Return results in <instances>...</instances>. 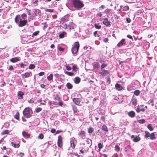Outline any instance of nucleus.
I'll list each match as a JSON object with an SVG mask.
<instances>
[{
    "label": "nucleus",
    "mask_w": 157,
    "mask_h": 157,
    "mask_svg": "<svg viewBox=\"0 0 157 157\" xmlns=\"http://www.w3.org/2000/svg\"><path fill=\"white\" fill-rule=\"evenodd\" d=\"M13 68L12 66H10L9 68V70H13Z\"/></svg>",
    "instance_id": "62"
},
{
    "label": "nucleus",
    "mask_w": 157,
    "mask_h": 157,
    "mask_svg": "<svg viewBox=\"0 0 157 157\" xmlns=\"http://www.w3.org/2000/svg\"><path fill=\"white\" fill-rule=\"evenodd\" d=\"M42 110V108H37L35 109V112L37 113H39V112L41 111Z\"/></svg>",
    "instance_id": "42"
},
{
    "label": "nucleus",
    "mask_w": 157,
    "mask_h": 157,
    "mask_svg": "<svg viewBox=\"0 0 157 157\" xmlns=\"http://www.w3.org/2000/svg\"><path fill=\"white\" fill-rule=\"evenodd\" d=\"M59 51H63L64 50V48H63L59 47Z\"/></svg>",
    "instance_id": "57"
},
{
    "label": "nucleus",
    "mask_w": 157,
    "mask_h": 157,
    "mask_svg": "<svg viewBox=\"0 0 157 157\" xmlns=\"http://www.w3.org/2000/svg\"><path fill=\"white\" fill-rule=\"evenodd\" d=\"M124 44H125V39H123L117 44V46L120 47L123 45Z\"/></svg>",
    "instance_id": "19"
},
{
    "label": "nucleus",
    "mask_w": 157,
    "mask_h": 157,
    "mask_svg": "<svg viewBox=\"0 0 157 157\" xmlns=\"http://www.w3.org/2000/svg\"><path fill=\"white\" fill-rule=\"evenodd\" d=\"M24 153H19L18 154V155L20 156V157H23V156L24 155Z\"/></svg>",
    "instance_id": "54"
},
{
    "label": "nucleus",
    "mask_w": 157,
    "mask_h": 157,
    "mask_svg": "<svg viewBox=\"0 0 157 157\" xmlns=\"http://www.w3.org/2000/svg\"><path fill=\"white\" fill-rule=\"evenodd\" d=\"M30 75L29 73V72H26L22 75V77L23 78L28 77Z\"/></svg>",
    "instance_id": "25"
},
{
    "label": "nucleus",
    "mask_w": 157,
    "mask_h": 157,
    "mask_svg": "<svg viewBox=\"0 0 157 157\" xmlns=\"http://www.w3.org/2000/svg\"><path fill=\"white\" fill-rule=\"evenodd\" d=\"M103 23L104 25L107 26L110 25V22L108 21V19L107 18H105Z\"/></svg>",
    "instance_id": "14"
},
{
    "label": "nucleus",
    "mask_w": 157,
    "mask_h": 157,
    "mask_svg": "<svg viewBox=\"0 0 157 157\" xmlns=\"http://www.w3.org/2000/svg\"><path fill=\"white\" fill-rule=\"evenodd\" d=\"M32 111L29 107L25 108L23 111L24 116L26 118H29L32 116Z\"/></svg>",
    "instance_id": "3"
},
{
    "label": "nucleus",
    "mask_w": 157,
    "mask_h": 157,
    "mask_svg": "<svg viewBox=\"0 0 157 157\" xmlns=\"http://www.w3.org/2000/svg\"><path fill=\"white\" fill-rule=\"evenodd\" d=\"M101 129L105 132H108V131L107 127L105 124H103L102 126Z\"/></svg>",
    "instance_id": "23"
},
{
    "label": "nucleus",
    "mask_w": 157,
    "mask_h": 157,
    "mask_svg": "<svg viewBox=\"0 0 157 157\" xmlns=\"http://www.w3.org/2000/svg\"><path fill=\"white\" fill-rule=\"evenodd\" d=\"M19 113L18 111H17L16 113V114L14 115V117L16 119L18 120L19 119Z\"/></svg>",
    "instance_id": "26"
},
{
    "label": "nucleus",
    "mask_w": 157,
    "mask_h": 157,
    "mask_svg": "<svg viewBox=\"0 0 157 157\" xmlns=\"http://www.w3.org/2000/svg\"><path fill=\"white\" fill-rule=\"evenodd\" d=\"M80 47V44L78 42L75 43L74 45L71 48V52L73 54H77Z\"/></svg>",
    "instance_id": "4"
},
{
    "label": "nucleus",
    "mask_w": 157,
    "mask_h": 157,
    "mask_svg": "<svg viewBox=\"0 0 157 157\" xmlns=\"http://www.w3.org/2000/svg\"><path fill=\"white\" fill-rule=\"evenodd\" d=\"M126 21L128 23H130L131 21V19L129 18H128L126 19Z\"/></svg>",
    "instance_id": "64"
},
{
    "label": "nucleus",
    "mask_w": 157,
    "mask_h": 157,
    "mask_svg": "<svg viewBox=\"0 0 157 157\" xmlns=\"http://www.w3.org/2000/svg\"><path fill=\"white\" fill-rule=\"evenodd\" d=\"M109 73L110 71L108 70H101V71L100 72V74H101L102 76H105L109 75Z\"/></svg>",
    "instance_id": "8"
},
{
    "label": "nucleus",
    "mask_w": 157,
    "mask_h": 157,
    "mask_svg": "<svg viewBox=\"0 0 157 157\" xmlns=\"http://www.w3.org/2000/svg\"><path fill=\"white\" fill-rule=\"evenodd\" d=\"M11 144L15 148H18L20 146V145L19 144H16L15 143L12 142Z\"/></svg>",
    "instance_id": "28"
},
{
    "label": "nucleus",
    "mask_w": 157,
    "mask_h": 157,
    "mask_svg": "<svg viewBox=\"0 0 157 157\" xmlns=\"http://www.w3.org/2000/svg\"><path fill=\"white\" fill-rule=\"evenodd\" d=\"M138 122L140 124H143L145 122V121L144 119H142L138 120Z\"/></svg>",
    "instance_id": "47"
},
{
    "label": "nucleus",
    "mask_w": 157,
    "mask_h": 157,
    "mask_svg": "<svg viewBox=\"0 0 157 157\" xmlns=\"http://www.w3.org/2000/svg\"><path fill=\"white\" fill-rule=\"evenodd\" d=\"M131 147L130 145L127 146L125 149V151L126 152H127L130 149Z\"/></svg>",
    "instance_id": "44"
},
{
    "label": "nucleus",
    "mask_w": 157,
    "mask_h": 157,
    "mask_svg": "<svg viewBox=\"0 0 157 157\" xmlns=\"http://www.w3.org/2000/svg\"><path fill=\"white\" fill-rule=\"evenodd\" d=\"M94 131V129L93 128L90 127L88 130V132L90 133H92Z\"/></svg>",
    "instance_id": "32"
},
{
    "label": "nucleus",
    "mask_w": 157,
    "mask_h": 157,
    "mask_svg": "<svg viewBox=\"0 0 157 157\" xmlns=\"http://www.w3.org/2000/svg\"><path fill=\"white\" fill-rule=\"evenodd\" d=\"M137 100L136 98H134V97H133V98L132 99V104L135 106H136L137 105Z\"/></svg>",
    "instance_id": "24"
},
{
    "label": "nucleus",
    "mask_w": 157,
    "mask_h": 157,
    "mask_svg": "<svg viewBox=\"0 0 157 157\" xmlns=\"http://www.w3.org/2000/svg\"><path fill=\"white\" fill-rule=\"evenodd\" d=\"M25 94L24 93L21 91H19L17 93V97L18 99H23V96Z\"/></svg>",
    "instance_id": "10"
},
{
    "label": "nucleus",
    "mask_w": 157,
    "mask_h": 157,
    "mask_svg": "<svg viewBox=\"0 0 157 157\" xmlns=\"http://www.w3.org/2000/svg\"><path fill=\"white\" fill-rule=\"evenodd\" d=\"M94 25L95 28L98 29H100L101 28L100 25H98L97 24H95Z\"/></svg>",
    "instance_id": "46"
},
{
    "label": "nucleus",
    "mask_w": 157,
    "mask_h": 157,
    "mask_svg": "<svg viewBox=\"0 0 157 157\" xmlns=\"http://www.w3.org/2000/svg\"><path fill=\"white\" fill-rule=\"evenodd\" d=\"M97 15L100 17H101L102 15V14L101 12H100L99 13H97Z\"/></svg>",
    "instance_id": "61"
},
{
    "label": "nucleus",
    "mask_w": 157,
    "mask_h": 157,
    "mask_svg": "<svg viewBox=\"0 0 157 157\" xmlns=\"http://www.w3.org/2000/svg\"><path fill=\"white\" fill-rule=\"evenodd\" d=\"M69 17V15H66L64 16L61 19V21L63 22H65L68 21V19Z\"/></svg>",
    "instance_id": "12"
},
{
    "label": "nucleus",
    "mask_w": 157,
    "mask_h": 157,
    "mask_svg": "<svg viewBox=\"0 0 157 157\" xmlns=\"http://www.w3.org/2000/svg\"><path fill=\"white\" fill-rule=\"evenodd\" d=\"M44 138V135L42 133L39 134L38 136V138L39 139H43Z\"/></svg>",
    "instance_id": "35"
},
{
    "label": "nucleus",
    "mask_w": 157,
    "mask_h": 157,
    "mask_svg": "<svg viewBox=\"0 0 157 157\" xmlns=\"http://www.w3.org/2000/svg\"><path fill=\"white\" fill-rule=\"evenodd\" d=\"M35 67V65L34 64H30L29 66V68L30 69H33Z\"/></svg>",
    "instance_id": "40"
},
{
    "label": "nucleus",
    "mask_w": 157,
    "mask_h": 157,
    "mask_svg": "<svg viewBox=\"0 0 157 157\" xmlns=\"http://www.w3.org/2000/svg\"><path fill=\"white\" fill-rule=\"evenodd\" d=\"M98 146L99 149V151H100L101 149L103 147V145L99 143L98 144Z\"/></svg>",
    "instance_id": "43"
},
{
    "label": "nucleus",
    "mask_w": 157,
    "mask_h": 157,
    "mask_svg": "<svg viewBox=\"0 0 157 157\" xmlns=\"http://www.w3.org/2000/svg\"><path fill=\"white\" fill-rule=\"evenodd\" d=\"M10 60L11 62L14 63L19 61L20 60V59L19 57H15L10 59Z\"/></svg>",
    "instance_id": "17"
},
{
    "label": "nucleus",
    "mask_w": 157,
    "mask_h": 157,
    "mask_svg": "<svg viewBox=\"0 0 157 157\" xmlns=\"http://www.w3.org/2000/svg\"><path fill=\"white\" fill-rule=\"evenodd\" d=\"M133 140L135 142H137V137L136 136L133 139Z\"/></svg>",
    "instance_id": "56"
},
{
    "label": "nucleus",
    "mask_w": 157,
    "mask_h": 157,
    "mask_svg": "<svg viewBox=\"0 0 157 157\" xmlns=\"http://www.w3.org/2000/svg\"><path fill=\"white\" fill-rule=\"evenodd\" d=\"M101 119L103 122H105V118L104 117L102 116L101 117Z\"/></svg>",
    "instance_id": "55"
},
{
    "label": "nucleus",
    "mask_w": 157,
    "mask_h": 157,
    "mask_svg": "<svg viewBox=\"0 0 157 157\" xmlns=\"http://www.w3.org/2000/svg\"><path fill=\"white\" fill-rule=\"evenodd\" d=\"M57 145L60 148H62L63 146V139L62 137L60 135H59L58 136Z\"/></svg>",
    "instance_id": "6"
},
{
    "label": "nucleus",
    "mask_w": 157,
    "mask_h": 157,
    "mask_svg": "<svg viewBox=\"0 0 157 157\" xmlns=\"http://www.w3.org/2000/svg\"><path fill=\"white\" fill-rule=\"evenodd\" d=\"M107 66V64L106 63H103L101 67V70H102L103 68L106 67Z\"/></svg>",
    "instance_id": "34"
},
{
    "label": "nucleus",
    "mask_w": 157,
    "mask_h": 157,
    "mask_svg": "<svg viewBox=\"0 0 157 157\" xmlns=\"http://www.w3.org/2000/svg\"><path fill=\"white\" fill-rule=\"evenodd\" d=\"M145 111V109L144 108H142L141 109H140L139 108H138V113L140 111H142V112H144Z\"/></svg>",
    "instance_id": "52"
},
{
    "label": "nucleus",
    "mask_w": 157,
    "mask_h": 157,
    "mask_svg": "<svg viewBox=\"0 0 157 157\" xmlns=\"http://www.w3.org/2000/svg\"><path fill=\"white\" fill-rule=\"evenodd\" d=\"M22 134L23 136L25 138H29L30 136V134L28 132H26L25 131L22 132Z\"/></svg>",
    "instance_id": "15"
},
{
    "label": "nucleus",
    "mask_w": 157,
    "mask_h": 157,
    "mask_svg": "<svg viewBox=\"0 0 157 157\" xmlns=\"http://www.w3.org/2000/svg\"><path fill=\"white\" fill-rule=\"evenodd\" d=\"M72 3L74 7L77 9H81L84 6V4L80 0H73Z\"/></svg>",
    "instance_id": "2"
},
{
    "label": "nucleus",
    "mask_w": 157,
    "mask_h": 157,
    "mask_svg": "<svg viewBox=\"0 0 157 157\" xmlns=\"http://www.w3.org/2000/svg\"><path fill=\"white\" fill-rule=\"evenodd\" d=\"M9 132V130H6L3 132H2L1 134L2 135H3L5 134H8Z\"/></svg>",
    "instance_id": "38"
},
{
    "label": "nucleus",
    "mask_w": 157,
    "mask_h": 157,
    "mask_svg": "<svg viewBox=\"0 0 157 157\" xmlns=\"http://www.w3.org/2000/svg\"><path fill=\"white\" fill-rule=\"evenodd\" d=\"M27 23V20L24 19L22 20L21 19H20L19 23L18 24V26L19 27H22L25 26Z\"/></svg>",
    "instance_id": "7"
},
{
    "label": "nucleus",
    "mask_w": 157,
    "mask_h": 157,
    "mask_svg": "<svg viewBox=\"0 0 157 157\" xmlns=\"http://www.w3.org/2000/svg\"><path fill=\"white\" fill-rule=\"evenodd\" d=\"M64 26L65 29H66L69 28L70 30H71V26L69 25H68L66 24H65Z\"/></svg>",
    "instance_id": "39"
},
{
    "label": "nucleus",
    "mask_w": 157,
    "mask_h": 157,
    "mask_svg": "<svg viewBox=\"0 0 157 157\" xmlns=\"http://www.w3.org/2000/svg\"><path fill=\"white\" fill-rule=\"evenodd\" d=\"M20 17V15H17L16 17H15V19H14V21H15V22L17 23L19 20V17Z\"/></svg>",
    "instance_id": "27"
},
{
    "label": "nucleus",
    "mask_w": 157,
    "mask_h": 157,
    "mask_svg": "<svg viewBox=\"0 0 157 157\" xmlns=\"http://www.w3.org/2000/svg\"><path fill=\"white\" fill-rule=\"evenodd\" d=\"M66 69L68 71L71 70V67L69 65H67L65 66Z\"/></svg>",
    "instance_id": "50"
},
{
    "label": "nucleus",
    "mask_w": 157,
    "mask_h": 157,
    "mask_svg": "<svg viewBox=\"0 0 157 157\" xmlns=\"http://www.w3.org/2000/svg\"><path fill=\"white\" fill-rule=\"evenodd\" d=\"M39 33V31H36L34 33H33V34L32 37H34V36H37Z\"/></svg>",
    "instance_id": "41"
},
{
    "label": "nucleus",
    "mask_w": 157,
    "mask_h": 157,
    "mask_svg": "<svg viewBox=\"0 0 157 157\" xmlns=\"http://www.w3.org/2000/svg\"><path fill=\"white\" fill-rule=\"evenodd\" d=\"M44 73L43 72H41L39 73V75L40 76H41L44 75Z\"/></svg>",
    "instance_id": "59"
},
{
    "label": "nucleus",
    "mask_w": 157,
    "mask_h": 157,
    "mask_svg": "<svg viewBox=\"0 0 157 157\" xmlns=\"http://www.w3.org/2000/svg\"><path fill=\"white\" fill-rule=\"evenodd\" d=\"M59 37L60 38H62L64 37V34L63 33H61L59 34Z\"/></svg>",
    "instance_id": "53"
},
{
    "label": "nucleus",
    "mask_w": 157,
    "mask_h": 157,
    "mask_svg": "<svg viewBox=\"0 0 157 157\" xmlns=\"http://www.w3.org/2000/svg\"><path fill=\"white\" fill-rule=\"evenodd\" d=\"M51 132L52 133H54L56 132V130L54 129H52L51 130Z\"/></svg>",
    "instance_id": "60"
},
{
    "label": "nucleus",
    "mask_w": 157,
    "mask_h": 157,
    "mask_svg": "<svg viewBox=\"0 0 157 157\" xmlns=\"http://www.w3.org/2000/svg\"><path fill=\"white\" fill-rule=\"evenodd\" d=\"M45 10L47 12H50V13L53 12V10L50 9H45Z\"/></svg>",
    "instance_id": "49"
},
{
    "label": "nucleus",
    "mask_w": 157,
    "mask_h": 157,
    "mask_svg": "<svg viewBox=\"0 0 157 157\" xmlns=\"http://www.w3.org/2000/svg\"><path fill=\"white\" fill-rule=\"evenodd\" d=\"M73 101L75 104L77 105H79L80 102L81 101V99L79 98H73Z\"/></svg>",
    "instance_id": "13"
},
{
    "label": "nucleus",
    "mask_w": 157,
    "mask_h": 157,
    "mask_svg": "<svg viewBox=\"0 0 157 157\" xmlns=\"http://www.w3.org/2000/svg\"><path fill=\"white\" fill-rule=\"evenodd\" d=\"M145 135L144 136V137L145 138H147L149 137L151 134H150L147 131H145Z\"/></svg>",
    "instance_id": "30"
},
{
    "label": "nucleus",
    "mask_w": 157,
    "mask_h": 157,
    "mask_svg": "<svg viewBox=\"0 0 157 157\" xmlns=\"http://www.w3.org/2000/svg\"><path fill=\"white\" fill-rule=\"evenodd\" d=\"M78 135L82 139H84L86 137L85 132L84 131H81L79 132Z\"/></svg>",
    "instance_id": "9"
},
{
    "label": "nucleus",
    "mask_w": 157,
    "mask_h": 157,
    "mask_svg": "<svg viewBox=\"0 0 157 157\" xmlns=\"http://www.w3.org/2000/svg\"><path fill=\"white\" fill-rule=\"evenodd\" d=\"M72 70L73 71L76 72L77 71L78 68L76 65L74 64L72 67Z\"/></svg>",
    "instance_id": "33"
},
{
    "label": "nucleus",
    "mask_w": 157,
    "mask_h": 157,
    "mask_svg": "<svg viewBox=\"0 0 157 157\" xmlns=\"http://www.w3.org/2000/svg\"><path fill=\"white\" fill-rule=\"evenodd\" d=\"M111 11V9H106L105 11V12L107 13H109Z\"/></svg>",
    "instance_id": "51"
},
{
    "label": "nucleus",
    "mask_w": 157,
    "mask_h": 157,
    "mask_svg": "<svg viewBox=\"0 0 157 157\" xmlns=\"http://www.w3.org/2000/svg\"><path fill=\"white\" fill-rule=\"evenodd\" d=\"M124 10H128L129 7L128 6H124Z\"/></svg>",
    "instance_id": "58"
},
{
    "label": "nucleus",
    "mask_w": 157,
    "mask_h": 157,
    "mask_svg": "<svg viewBox=\"0 0 157 157\" xmlns=\"http://www.w3.org/2000/svg\"><path fill=\"white\" fill-rule=\"evenodd\" d=\"M55 100L56 101L54 102V104L57 105L58 104L59 105L61 106L63 105V102L61 101L60 98L58 95H56L55 98Z\"/></svg>",
    "instance_id": "5"
},
{
    "label": "nucleus",
    "mask_w": 157,
    "mask_h": 157,
    "mask_svg": "<svg viewBox=\"0 0 157 157\" xmlns=\"http://www.w3.org/2000/svg\"><path fill=\"white\" fill-rule=\"evenodd\" d=\"M93 68L95 69H98L100 67V64L98 62H95L92 64Z\"/></svg>",
    "instance_id": "18"
},
{
    "label": "nucleus",
    "mask_w": 157,
    "mask_h": 157,
    "mask_svg": "<svg viewBox=\"0 0 157 157\" xmlns=\"http://www.w3.org/2000/svg\"><path fill=\"white\" fill-rule=\"evenodd\" d=\"M115 149L116 151L118 152L120 150V147L118 146L117 145L115 146Z\"/></svg>",
    "instance_id": "48"
},
{
    "label": "nucleus",
    "mask_w": 157,
    "mask_h": 157,
    "mask_svg": "<svg viewBox=\"0 0 157 157\" xmlns=\"http://www.w3.org/2000/svg\"><path fill=\"white\" fill-rule=\"evenodd\" d=\"M66 74L68 75V76H72L74 75V73L72 72H68L66 71L65 72Z\"/></svg>",
    "instance_id": "31"
},
{
    "label": "nucleus",
    "mask_w": 157,
    "mask_h": 157,
    "mask_svg": "<svg viewBox=\"0 0 157 157\" xmlns=\"http://www.w3.org/2000/svg\"><path fill=\"white\" fill-rule=\"evenodd\" d=\"M76 140L75 139H72L71 140V147L72 149H74L75 148V144L76 143Z\"/></svg>",
    "instance_id": "11"
},
{
    "label": "nucleus",
    "mask_w": 157,
    "mask_h": 157,
    "mask_svg": "<svg viewBox=\"0 0 157 157\" xmlns=\"http://www.w3.org/2000/svg\"><path fill=\"white\" fill-rule=\"evenodd\" d=\"M47 78L48 81H51L52 79L53 75L52 74H50L47 77Z\"/></svg>",
    "instance_id": "37"
},
{
    "label": "nucleus",
    "mask_w": 157,
    "mask_h": 157,
    "mask_svg": "<svg viewBox=\"0 0 157 157\" xmlns=\"http://www.w3.org/2000/svg\"><path fill=\"white\" fill-rule=\"evenodd\" d=\"M128 115L130 117H133L135 116V113L133 111H131L128 113Z\"/></svg>",
    "instance_id": "22"
},
{
    "label": "nucleus",
    "mask_w": 157,
    "mask_h": 157,
    "mask_svg": "<svg viewBox=\"0 0 157 157\" xmlns=\"http://www.w3.org/2000/svg\"><path fill=\"white\" fill-rule=\"evenodd\" d=\"M116 89L118 90H123V87L120 84L116 83L115 85Z\"/></svg>",
    "instance_id": "16"
},
{
    "label": "nucleus",
    "mask_w": 157,
    "mask_h": 157,
    "mask_svg": "<svg viewBox=\"0 0 157 157\" xmlns=\"http://www.w3.org/2000/svg\"><path fill=\"white\" fill-rule=\"evenodd\" d=\"M147 128L150 131H152L153 130V128L151 126V124H149L147 126Z\"/></svg>",
    "instance_id": "36"
},
{
    "label": "nucleus",
    "mask_w": 157,
    "mask_h": 157,
    "mask_svg": "<svg viewBox=\"0 0 157 157\" xmlns=\"http://www.w3.org/2000/svg\"><path fill=\"white\" fill-rule=\"evenodd\" d=\"M90 141H91L90 139H87L84 143L80 144V145H82L81 148L82 149H84L85 152H87L89 150L88 147L91 145V144H90Z\"/></svg>",
    "instance_id": "1"
},
{
    "label": "nucleus",
    "mask_w": 157,
    "mask_h": 157,
    "mask_svg": "<svg viewBox=\"0 0 157 157\" xmlns=\"http://www.w3.org/2000/svg\"><path fill=\"white\" fill-rule=\"evenodd\" d=\"M149 137H150V139L151 140H154L155 139L156 137L155 135V133H151L149 136Z\"/></svg>",
    "instance_id": "20"
},
{
    "label": "nucleus",
    "mask_w": 157,
    "mask_h": 157,
    "mask_svg": "<svg viewBox=\"0 0 157 157\" xmlns=\"http://www.w3.org/2000/svg\"><path fill=\"white\" fill-rule=\"evenodd\" d=\"M81 81V79L80 78L78 77H76L74 80V82L76 84L79 83Z\"/></svg>",
    "instance_id": "21"
},
{
    "label": "nucleus",
    "mask_w": 157,
    "mask_h": 157,
    "mask_svg": "<svg viewBox=\"0 0 157 157\" xmlns=\"http://www.w3.org/2000/svg\"><path fill=\"white\" fill-rule=\"evenodd\" d=\"M21 17L23 19H25L27 17V15L26 14L23 13L21 15Z\"/></svg>",
    "instance_id": "45"
},
{
    "label": "nucleus",
    "mask_w": 157,
    "mask_h": 157,
    "mask_svg": "<svg viewBox=\"0 0 157 157\" xmlns=\"http://www.w3.org/2000/svg\"><path fill=\"white\" fill-rule=\"evenodd\" d=\"M66 86L68 89H71L72 88V85L69 82H68L66 84Z\"/></svg>",
    "instance_id": "29"
},
{
    "label": "nucleus",
    "mask_w": 157,
    "mask_h": 157,
    "mask_svg": "<svg viewBox=\"0 0 157 157\" xmlns=\"http://www.w3.org/2000/svg\"><path fill=\"white\" fill-rule=\"evenodd\" d=\"M108 40V38H105L103 40V41L106 42H107Z\"/></svg>",
    "instance_id": "63"
}]
</instances>
